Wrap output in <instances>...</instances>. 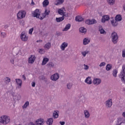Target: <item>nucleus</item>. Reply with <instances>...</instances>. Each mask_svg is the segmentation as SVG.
Here are the masks:
<instances>
[{
	"instance_id": "6e6d98bb",
	"label": "nucleus",
	"mask_w": 125,
	"mask_h": 125,
	"mask_svg": "<svg viewBox=\"0 0 125 125\" xmlns=\"http://www.w3.org/2000/svg\"><path fill=\"white\" fill-rule=\"evenodd\" d=\"M22 79H23L24 81H26V77H25V75H23L21 76Z\"/></svg>"
},
{
	"instance_id": "0eeeda50",
	"label": "nucleus",
	"mask_w": 125,
	"mask_h": 125,
	"mask_svg": "<svg viewBox=\"0 0 125 125\" xmlns=\"http://www.w3.org/2000/svg\"><path fill=\"white\" fill-rule=\"evenodd\" d=\"M44 125V120L43 119H39L36 121V125Z\"/></svg>"
},
{
	"instance_id": "680f3d73",
	"label": "nucleus",
	"mask_w": 125,
	"mask_h": 125,
	"mask_svg": "<svg viewBox=\"0 0 125 125\" xmlns=\"http://www.w3.org/2000/svg\"><path fill=\"white\" fill-rule=\"evenodd\" d=\"M31 3L33 4V3H34V2L32 1Z\"/></svg>"
},
{
	"instance_id": "09e8293b",
	"label": "nucleus",
	"mask_w": 125,
	"mask_h": 125,
	"mask_svg": "<svg viewBox=\"0 0 125 125\" xmlns=\"http://www.w3.org/2000/svg\"><path fill=\"white\" fill-rule=\"evenodd\" d=\"M62 16H63V17H68V16H69V15L68 14H65V12L63 13V14L62 15Z\"/></svg>"
},
{
	"instance_id": "423d86ee",
	"label": "nucleus",
	"mask_w": 125,
	"mask_h": 125,
	"mask_svg": "<svg viewBox=\"0 0 125 125\" xmlns=\"http://www.w3.org/2000/svg\"><path fill=\"white\" fill-rule=\"evenodd\" d=\"M110 21L113 27H117V26H118V24H119V21H116L115 18L113 17L110 18Z\"/></svg>"
},
{
	"instance_id": "c756f323",
	"label": "nucleus",
	"mask_w": 125,
	"mask_h": 125,
	"mask_svg": "<svg viewBox=\"0 0 125 125\" xmlns=\"http://www.w3.org/2000/svg\"><path fill=\"white\" fill-rule=\"evenodd\" d=\"M48 61H49V59L48 58H44L43 59V61L42 62V66H44V65H45V64H46V63H47L48 62Z\"/></svg>"
},
{
	"instance_id": "c85d7f7f",
	"label": "nucleus",
	"mask_w": 125,
	"mask_h": 125,
	"mask_svg": "<svg viewBox=\"0 0 125 125\" xmlns=\"http://www.w3.org/2000/svg\"><path fill=\"white\" fill-rule=\"evenodd\" d=\"M70 28H71V24L70 23H68L65 27H64V28L62 30V31L63 32L64 31H68V30H69V29H70Z\"/></svg>"
},
{
	"instance_id": "6e6552de",
	"label": "nucleus",
	"mask_w": 125,
	"mask_h": 125,
	"mask_svg": "<svg viewBox=\"0 0 125 125\" xmlns=\"http://www.w3.org/2000/svg\"><path fill=\"white\" fill-rule=\"evenodd\" d=\"M50 13V11L48 10L47 9H45L44 12L42 14V17H41L40 20H42L44 18H45L46 15H49V14Z\"/></svg>"
},
{
	"instance_id": "8fccbe9b",
	"label": "nucleus",
	"mask_w": 125,
	"mask_h": 125,
	"mask_svg": "<svg viewBox=\"0 0 125 125\" xmlns=\"http://www.w3.org/2000/svg\"><path fill=\"white\" fill-rule=\"evenodd\" d=\"M20 23L21 25L23 26V25H24V21L22 20V21H20Z\"/></svg>"
},
{
	"instance_id": "72a5a7b5",
	"label": "nucleus",
	"mask_w": 125,
	"mask_h": 125,
	"mask_svg": "<svg viewBox=\"0 0 125 125\" xmlns=\"http://www.w3.org/2000/svg\"><path fill=\"white\" fill-rule=\"evenodd\" d=\"M79 31L81 33H86V29L84 28L83 27H82L79 28Z\"/></svg>"
},
{
	"instance_id": "052dcab7",
	"label": "nucleus",
	"mask_w": 125,
	"mask_h": 125,
	"mask_svg": "<svg viewBox=\"0 0 125 125\" xmlns=\"http://www.w3.org/2000/svg\"><path fill=\"white\" fill-rule=\"evenodd\" d=\"M8 27V25H6L5 26V28H7Z\"/></svg>"
},
{
	"instance_id": "f3484780",
	"label": "nucleus",
	"mask_w": 125,
	"mask_h": 125,
	"mask_svg": "<svg viewBox=\"0 0 125 125\" xmlns=\"http://www.w3.org/2000/svg\"><path fill=\"white\" fill-rule=\"evenodd\" d=\"M84 19L83 18V17L81 16H77L75 17V21L77 22H82V21H83Z\"/></svg>"
},
{
	"instance_id": "c03bdc74",
	"label": "nucleus",
	"mask_w": 125,
	"mask_h": 125,
	"mask_svg": "<svg viewBox=\"0 0 125 125\" xmlns=\"http://www.w3.org/2000/svg\"><path fill=\"white\" fill-rule=\"evenodd\" d=\"M83 66H84V70H88V69H89V66H88V65H86L85 64H84Z\"/></svg>"
},
{
	"instance_id": "a211bd4d",
	"label": "nucleus",
	"mask_w": 125,
	"mask_h": 125,
	"mask_svg": "<svg viewBox=\"0 0 125 125\" xmlns=\"http://www.w3.org/2000/svg\"><path fill=\"white\" fill-rule=\"evenodd\" d=\"M59 113V111L54 110L53 113V118L54 119H57V118H58V117L59 116V115L58 114Z\"/></svg>"
},
{
	"instance_id": "4d7b16f0",
	"label": "nucleus",
	"mask_w": 125,
	"mask_h": 125,
	"mask_svg": "<svg viewBox=\"0 0 125 125\" xmlns=\"http://www.w3.org/2000/svg\"><path fill=\"white\" fill-rule=\"evenodd\" d=\"M28 125H36L34 124V123L33 122H30L28 124Z\"/></svg>"
},
{
	"instance_id": "de8ad7c7",
	"label": "nucleus",
	"mask_w": 125,
	"mask_h": 125,
	"mask_svg": "<svg viewBox=\"0 0 125 125\" xmlns=\"http://www.w3.org/2000/svg\"><path fill=\"white\" fill-rule=\"evenodd\" d=\"M1 35L2 37V38H5V37L6 36V34H5V33H4V32H1Z\"/></svg>"
},
{
	"instance_id": "9d476101",
	"label": "nucleus",
	"mask_w": 125,
	"mask_h": 125,
	"mask_svg": "<svg viewBox=\"0 0 125 125\" xmlns=\"http://www.w3.org/2000/svg\"><path fill=\"white\" fill-rule=\"evenodd\" d=\"M96 20L93 19L92 20H86L85 21V23L88 25H92V24H96Z\"/></svg>"
},
{
	"instance_id": "4c0bfd02",
	"label": "nucleus",
	"mask_w": 125,
	"mask_h": 125,
	"mask_svg": "<svg viewBox=\"0 0 125 125\" xmlns=\"http://www.w3.org/2000/svg\"><path fill=\"white\" fill-rule=\"evenodd\" d=\"M29 105V101H26L24 104L22 106V108L23 109H26L28 107V106Z\"/></svg>"
},
{
	"instance_id": "dca6fc26",
	"label": "nucleus",
	"mask_w": 125,
	"mask_h": 125,
	"mask_svg": "<svg viewBox=\"0 0 125 125\" xmlns=\"http://www.w3.org/2000/svg\"><path fill=\"white\" fill-rule=\"evenodd\" d=\"M112 104L113 103L112 102L111 99L106 101L105 105L107 108H111Z\"/></svg>"
},
{
	"instance_id": "58836bf2",
	"label": "nucleus",
	"mask_w": 125,
	"mask_h": 125,
	"mask_svg": "<svg viewBox=\"0 0 125 125\" xmlns=\"http://www.w3.org/2000/svg\"><path fill=\"white\" fill-rule=\"evenodd\" d=\"M112 69V65L111 64H108L106 66V71H110Z\"/></svg>"
},
{
	"instance_id": "f8f14e48",
	"label": "nucleus",
	"mask_w": 125,
	"mask_h": 125,
	"mask_svg": "<svg viewBox=\"0 0 125 125\" xmlns=\"http://www.w3.org/2000/svg\"><path fill=\"white\" fill-rule=\"evenodd\" d=\"M21 39L23 42H27L28 37L25 35V32H22L21 35Z\"/></svg>"
},
{
	"instance_id": "7ed1b4c3",
	"label": "nucleus",
	"mask_w": 125,
	"mask_h": 125,
	"mask_svg": "<svg viewBox=\"0 0 125 125\" xmlns=\"http://www.w3.org/2000/svg\"><path fill=\"white\" fill-rule=\"evenodd\" d=\"M33 17H36L38 19H41V11H40V9H36L32 13Z\"/></svg>"
},
{
	"instance_id": "cd10ccee",
	"label": "nucleus",
	"mask_w": 125,
	"mask_h": 125,
	"mask_svg": "<svg viewBox=\"0 0 125 125\" xmlns=\"http://www.w3.org/2000/svg\"><path fill=\"white\" fill-rule=\"evenodd\" d=\"M84 114L85 118L86 119H88V118H89V116H90V115L89 114V112H88V110H84Z\"/></svg>"
},
{
	"instance_id": "a878e982",
	"label": "nucleus",
	"mask_w": 125,
	"mask_h": 125,
	"mask_svg": "<svg viewBox=\"0 0 125 125\" xmlns=\"http://www.w3.org/2000/svg\"><path fill=\"white\" fill-rule=\"evenodd\" d=\"M85 83H87L88 84H91V78H90V77H87L85 80Z\"/></svg>"
},
{
	"instance_id": "ddd939ff",
	"label": "nucleus",
	"mask_w": 125,
	"mask_h": 125,
	"mask_svg": "<svg viewBox=\"0 0 125 125\" xmlns=\"http://www.w3.org/2000/svg\"><path fill=\"white\" fill-rule=\"evenodd\" d=\"M110 20V16L108 15H104L102 18V23H104L106 21Z\"/></svg>"
},
{
	"instance_id": "2eb2a0df",
	"label": "nucleus",
	"mask_w": 125,
	"mask_h": 125,
	"mask_svg": "<svg viewBox=\"0 0 125 125\" xmlns=\"http://www.w3.org/2000/svg\"><path fill=\"white\" fill-rule=\"evenodd\" d=\"M93 83L94 84H96V85H98V84H100V83H101V79L95 78L94 79Z\"/></svg>"
},
{
	"instance_id": "aec40b11",
	"label": "nucleus",
	"mask_w": 125,
	"mask_h": 125,
	"mask_svg": "<svg viewBox=\"0 0 125 125\" xmlns=\"http://www.w3.org/2000/svg\"><path fill=\"white\" fill-rule=\"evenodd\" d=\"M67 46H68V43L64 42L61 45V48L62 50H65V48H66Z\"/></svg>"
},
{
	"instance_id": "3c124183",
	"label": "nucleus",
	"mask_w": 125,
	"mask_h": 125,
	"mask_svg": "<svg viewBox=\"0 0 125 125\" xmlns=\"http://www.w3.org/2000/svg\"><path fill=\"white\" fill-rule=\"evenodd\" d=\"M31 85L33 87H35V86H36V83L35 82H32L31 83Z\"/></svg>"
},
{
	"instance_id": "ea45409f",
	"label": "nucleus",
	"mask_w": 125,
	"mask_h": 125,
	"mask_svg": "<svg viewBox=\"0 0 125 125\" xmlns=\"http://www.w3.org/2000/svg\"><path fill=\"white\" fill-rule=\"evenodd\" d=\"M67 88L68 89H71L72 88V87L73 86V83H68L66 85Z\"/></svg>"
},
{
	"instance_id": "1a4fd4ad",
	"label": "nucleus",
	"mask_w": 125,
	"mask_h": 125,
	"mask_svg": "<svg viewBox=\"0 0 125 125\" xmlns=\"http://www.w3.org/2000/svg\"><path fill=\"white\" fill-rule=\"evenodd\" d=\"M58 79H59V74L58 73L54 74L51 76V80H52V81H54V82L57 81Z\"/></svg>"
},
{
	"instance_id": "b1692460",
	"label": "nucleus",
	"mask_w": 125,
	"mask_h": 125,
	"mask_svg": "<svg viewBox=\"0 0 125 125\" xmlns=\"http://www.w3.org/2000/svg\"><path fill=\"white\" fill-rule=\"evenodd\" d=\"M117 22H120V21H122V16L121 15H117L115 17V19H114Z\"/></svg>"
},
{
	"instance_id": "bb28decb",
	"label": "nucleus",
	"mask_w": 125,
	"mask_h": 125,
	"mask_svg": "<svg viewBox=\"0 0 125 125\" xmlns=\"http://www.w3.org/2000/svg\"><path fill=\"white\" fill-rule=\"evenodd\" d=\"M55 66V64L53 62H49L47 64V67L48 68H53Z\"/></svg>"
},
{
	"instance_id": "39448f33",
	"label": "nucleus",
	"mask_w": 125,
	"mask_h": 125,
	"mask_svg": "<svg viewBox=\"0 0 125 125\" xmlns=\"http://www.w3.org/2000/svg\"><path fill=\"white\" fill-rule=\"evenodd\" d=\"M25 16H26V11H20L17 14L18 19H23V18H25Z\"/></svg>"
},
{
	"instance_id": "a19ab883",
	"label": "nucleus",
	"mask_w": 125,
	"mask_h": 125,
	"mask_svg": "<svg viewBox=\"0 0 125 125\" xmlns=\"http://www.w3.org/2000/svg\"><path fill=\"white\" fill-rule=\"evenodd\" d=\"M107 2L110 4V5H113L115 2V0H107Z\"/></svg>"
},
{
	"instance_id": "473e14b6",
	"label": "nucleus",
	"mask_w": 125,
	"mask_h": 125,
	"mask_svg": "<svg viewBox=\"0 0 125 125\" xmlns=\"http://www.w3.org/2000/svg\"><path fill=\"white\" fill-rule=\"evenodd\" d=\"M58 1L55 2L56 5H60V4H63L64 2V0H57Z\"/></svg>"
},
{
	"instance_id": "5fc2aeb1",
	"label": "nucleus",
	"mask_w": 125,
	"mask_h": 125,
	"mask_svg": "<svg viewBox=\"0 0 125 125\" xmlns=\"http://www.w3.org/2000/svg\"><path fill=\"white\" fill-rule=\"evenodd\" d=\"M43 50H42V49H40L39 50V53H43Z\"/></svg>"
},
{
	"instance_id": "c9c22d12",
	"label": "nucleus",
	"mask_w": 125,
	"mask_h": 125,
	"mask_svg": "<svg viewBox=\"0 0 125 125\" xmlns=\"http://www.w3.org/2000/svg\"><path fill=\"white\" fill-rule=\"evenodd\" d=\"M51 46V43L50 42H48L44 45L45 48H47V49H49L50 47Z\"/></svg>"
},
{
	"instance_id": "f03ea898",
	"label": "nucleus",
	"mask_w": 125,
	"mask_h": 125,
	"mask_svg": "<svg viewBox=\"0 0 125 125\" xmlns=\"http://www.w3.org/2000/svg\"><path fill=\"white\" fill-rule=\"evenodd\" d=\"M110 38L112 39V42H113L114 44L117 43L119 36H118V34L116 32H113L111 33Z\"/></svg>"
},
{
	"instance_id": "a18cd8bd",
	"label": "nucleus",
	"mask_w": 125,
	"mask_h": 125,
	"mask_svg": "<svg viewBox=\"0 0 125 125\" xmlns=\"http://www.w3.org/2000/svg\"><path fill=\"white\" fill-rule=\"evenodd\" d=\"M105 65H106V63L105 62H102L100 64L99 66L100 67H104Z\"/></svg>"
},
{
	"instance_id": "f257e3e1",
	"label": "nucleus",
	"mask_w": 125,
	"mask_h": 125,
	"mask_svg": "<svg viewBox=\"0 0 125 125\" xmlns=\"http://www.w3.org/2000/svg\"><path fill=\"white\" fill-rule=\"evenodd\" d=\"M9 122H10V118L6 115H3L0 117V123L1 124L6 125Z\"/></svg>"
},
{
	"instance_id": "412c9836",
	"label": "nucleus",
	"mask_w": 125,
	"mask_h": 125,
	"mask_svg": "<svg viewBox=\"0 0 125 125\" xmlns=\"http://www.w3.org/2000/svg\"><path fill=\"white\" fill-rule=\"evenodd\" d=\"M90 42V40H89L88 39L84 38L83 40V44L84 45H86V44H88Z\"/></svg>"
},
{
	"instance_id": "e433bc0d",
	"label": "nucleus",
	"mask_w": 125,
	"mask_h": 125,
	"mask_svg": "<svg viewBox=\"0 0 125 125\" xmlns=\"http://www.w3.org/2000/svg\"><path fill=\"white\" fill-rule=\"evenodd\" d=\"M118 74V70L117 69H114L112 75L114 78H117V74Z\"/></svg>"
},
{
	"instance_id": "2f4dec72",
	"label": "nucleus",
	"mask_w": 125,
	"mask_h": 125,
	"mask_svg": "<svg viewBox=\"0 0 125 125\" xmlns=\"http://www.w3.org/2000/svg\"><path fill=\"white\" fill-rule=\"evenodd\" d=\"M99 31L100 32V34H103V35H106V31L103 29V28L99 27Z\"/></svg>"
},
{
	"instance_id": "864d4df0",
	"label": "nucleus",
	"mask_w": 125,
	"mask_h": 125,
	"mask_svg": "<svg viewBox=\"0 0 125 125\" xmlns=\"http://www.w3.org/2000/svg\"><path fill=\"white\" fill-rule=\"evenodd\" d=\"M60 125H65V122H64V121H61V122H60Z\"/></svg>"
},
{
	"instance_id": "f704fd0d",
	"label": "nucleus",
	"mask_w": 125,
	"mask_h": 125,
	"mask_svg": "<svg viewBox=\"0 0 125 125\" xmlns=\"http://www.w3.org/2000/svg\"><path fill=\"white\" fill-rule=\"evenodd\" d=\"M116 125H125V121L122 122V121L119 120L117 121V123Z\"/></svg>"
},
{
	"instance_id": "5701e85b",
	"label": "nucleus",
	"mask_w": 125,
	"mask_h": 125,
	"mask_svg": "<svg viewBox=\"0 0 125 125\" xmlns=\"http://www.w3.org/2000/svg\"><path fill=\"white\" fill-rule=\"evenodd\" d=\"M64 9L65 10V8H62L61 9H59L58 10V13L60 14V15H63L64 14Z\"/></svg>"
},
{
	"instance_id": "4468645a",
	"label": "nucleus",
	"mask_w": 125,
	"mask_h": 125,
	"mask_svg": "<svg viewBox=\"0 0 125 125\" xmlns=\"http://www.w3.org/2000/svg\"><path fill=\"white\" fill-rule=\"evenodd\" d=\"M35 60H36V57L34 55H31V56L28 59V63L30 64H33V63L35 62Z\"/></svg>"
},
{
	"instance_id": "20e7f679",
	"label": "nucleus",
	"mask_w": 125,
	"mask_h": 125,
	"mask_svg": "<svg viewBox=\"0 0 125 125\" xmlns=\"http://www.w3.org/2000/svg\"><path fill=\"white\" fill-rule=\"evenodd\" d=\"M123 71L121 72L120 77L121 78V81L125 83V65L122 66Z\"/></svg>"
},
{
	"instance_id": "6ab92c4d",
	"label": "nucleus",
	"mask_w": 125,
	"mask_h": 125,
	"mask_svg": "<svg viewBox=\"0 0 125 125\" xmlns=\"http://www.w3.org/2000/svg\"><path fill=\"white\" fill-rule=\"evenodd\" d=\"M16 82L18 84H19L18 88H21L22 86V81L21 79H16Z\"/></svg>"
},
{
	"instance_id": "79ce46f5",
	"label": "nucleus",
	"mask_w": 125,
	"mask_h": 125,
	"mask_svg": "<svg viewBox=\"0 0 125 125\" xmlns=\"http://www.w3.org/2000/svg\"><path fill=\"white\" fill-rule=\"evenodd\" d=\"M6 83H9L11 81V80L9 77H6L5 79Z\"/></svg>"
},
{
	"instance_id": "49530a36",
	"label": "nucleus",
	"mask_w": 125,
	"mask_h": 125,
	"mask_svg": "<svg viewBox=\"0 0 125 125\" xmlns=\"http://www.w3.org/2000/svg\"><path fill=\"white\" fill-rule=\"evenodd\" d=\"M33 31H34V28H31L30 29H29V35H32V33H33Z\"/></svg>"
},
{
	"instance_id": "603ef678",
	"label": "nucleus",
	"mask_w": 125,
	"mask_h": 125,
	"mask_svg": "<svg viewBox=\"0 0 125 125\" xmlns=\"http://www.w3.org/2000/svg\"><path fill=\"white\" fill-rule=\"evenodd\" d=\"M122 56L123 57H125V50L122 51Z\"/></svg>"
},
{
	"instance_id": "37998d69",
	"label": "nucleus",
	"mask_w": 125,
	"mask_h": 125,
	"mask_svg": "<svg viewBox=\"0 0 125 125\" xmlns=\"http://www.w3.org/2000/svg\"><path fill=\"white\" fill-rule=\"evenodd\" d=\"M88 51H84V52H82V55L84 57H85L86 56V54H88Z\"/></svg>"
},
{
	"instance_id": "4be33fe9",
	"label": "nucleus",
	"mask_w": 125,
	"mask_h": 125,
	"mask_svg": "<svg viewBox=\"0 0 125 125\" xmlns=\"http://www.w3.org/2000/svg\"><path fill=\"white\" fill-rule=\"evenodd\" d=\"M64 19H65V17L64 16H62L60 18H56V21L58 22H62Z\"/></svg>"
},
{
	"instance_id": "393cba45",
	"label": "nucleus",
	"mask_w": 125,
	"mask_h": 125,
	"mask_svg": "<svg viewBox=\"0 0 125 125\" xmlns=\"http://www.w3.org/2000/svg\"><path fill=\"white\" fill-rule=\"evenodd\" d=\"M53 123V118H49L46 122L47 125H52Z\"/></svg>"
},
{
	"instance_id": "7c9ffc66",
	"label": "nucleus",
	"mask_w": 125,
	"mask_h": 125,
	"mask_svg": "<svg viewBox=\"0 0 125 125\" xmlns=\"http://www.w3.org/2000/svg\"><path fill=\"white\" fill-rule=\"evenodd\" d=\"M42 4L43 7H45L49 4V1H48V0H44L42 2Z\"/></svg>"
},
{
	"instance_id": "bf43d9fd",
	"label": "nucleus",
	"mask_w": 125,
	"mask_h": 125,
	"mask_svg": "<svg viewBox=\"0 0 125 125\" xmlns=\"http://www.w3.org/2000/svg\"><path fill=\"white\" fill-rule=\"evenodd\" d=\"M11 63H13V62H14V60H13V61H11Z\"/></svg>"
},
{
	"instance_id": "9b49d317",
	"label": "nucleus",
	"mask_w": 125,
	"mask_h": 125,
	"mask_svg": "<svg viewBox=\"0 0 125 125\" xmlns=\"http://www.w3.org/2000/svg\"><path fill=\"white\" fill-rule=\"evenodd\" d=\"M12 95L14 99H15V100H20V99H21V96L18 94L15 95V92H12Z\"/></svg>"
},
{
	"instance_id": "13d9d810",
	"label": "nucleus",
	"mask_w": 125,
	"mask_h": 125,
	"mask_svg": "<svg viewBox=\"0 0 125 125\" xmlns=\"http://www.w3.org/2000/svg\"><path fill=\"white\" fill-rule=\"evenodd\" d=\"M37 42H42V41L40 40V41H37Z\"/></svg>"
}]
</instances>
